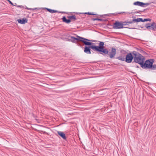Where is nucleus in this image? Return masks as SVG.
I'll return each mask as SVG.
<instances>
[{"label": "nucleus", "instance_id": "nucleus-32", "mask_svg": "<svg viewBox=\"0 0 156 156\" xmlns=\"http://www.w3.org/2000/svg\"><path fill=\"white\" fill-rule=\"evenodd\" d=\"M139 66H136V68H139Z\"/></svg>", "mask_w": 156, "mask_h": 156}, {"label": "nucleus", "instance_id": "nucleus-34", "mask_svg": "<svg viewBox=\"0 0 156 156\" xmlns=\"http://www.w3.org/2000/svg\"><path fill=\"white\" fill-rule=\"evenodd\" d=\"M135 17H135V16H134L133 17V18H135Z\"/></svg>", "mask_w": 156, "mask_h": 156}, {"label": "nucleus", "instance_id": "nucleus-14", "mask_svg": "<svg viewBox=\"0 0 156 156\" xmlns=\"http://www.w3.org/2000/svg\"><path fill=\"white\" fill-rule=\"evenodd\" d=\"M57 132L59 136L62 137L63 139L65 140H67V138L66 136V134L64 133L63 132L60 131H57Z\"/></svg>", "mask_w": 156, "mask_h": 156}, {"label": "nucleus", "instance_id": "nucleus-20", "mask_svg": "<svg viewBox=\"0 0 156 156\" xmlns=\"http://www.w3.org/2000/svg\"><path fill=\"white\" fill-rule=\"evenodd\" d=\"M80 14H87V15H96L97 14L93 13L91 12H86L84 13H80Z\"/></svg>", "mask_w": 156, "mask_h": 156}, {"label": "nucleus", "instance_id": "nucleus-25", "mask_svg": "<svg viewBox=\"0 0 156 156\" xmlns=\"http://www.w3.org/2000/svg\"><path fill=\"white\" fill-rule=\"evenodd\" d=\"M120 13H121V14H123L124 15H126V14L129 13V12H120Z\"/></svg>", "mask_w": 156, "mask_h": 156}, {"label": "nucleus", "instance_id": "nucleus-23", "mask_svg": "<svg viewBox=\"0 0 156 156\" xmlns=\"http://www.w3.org/2000/svg\"><path fill=\"white\" fill-rule=\"evenodd\" d=\"M121 14V13L120 12H116L114 13H112V15L113 16H116L118 15L119 14Z\"/></svg>", "mask_w": 156, "mask_h": 156}, {"label": "nucleus", "instance_id": "nucleus-28", "mask_svg": "<svg viewBox=\"0 0 156 156\" xmlns=\"http://www.w3.org/2000/svg\"><path fill=\"white\" fill-rule=\"evenodd\" d=\"M17 7H19L21 8H23V6L22 5H18L17 6Z\"/></svg>", "mask_w": 156, "mask_h": 156}, {"label": "nucleus", "instance_id": "nucleus-5", "mask_svg": "<svg viewBox=\"0 0 156 156\" xmlns=\"http://www.w3.org/2000/svg\"><path fill=\"white\" fill-rule=\"evenodd\" d=\"M152 61H153V59H150L146 61L144 60L140 66L143 69H150Z\"/></svg>", "mask_w": 156, "mask_h": 156}, {"label": "nucleus", "instance_id": "nucleus-17", "mask_svg": "<svg viewBox=\"0 0 156 156\" xmlns=\"http://www.w3.org/2000/svg\"><path fill=\"white\" fill-rule=\"evenodd\" d=\"M61 19L62 20L63 22L69 24L70 23L69 19H67L66 17L65 16H63Z\"/></svg>", "mask_w": 156, "mask_h": 156}, {"label": "nucleus", "instance_id": "nucleus-2", "mask_svg": "<svg viewBox=\"0 0 156 156\" xmlns=\"http://www.w3.org/2000/svg\"><path fill=\"white\" fill-rule=\"evenodd\" d=\"M134 61L133 62H135L139 64L140 66L143 61L145 60V57L136 51H135V52H134Z\"/></svg>", "mask_w": 156, "mask_h": 156}, {"label": "nucleus", "instance_id": "nucleus-9", "mask_svg": "<svg viewBox=\"0 0 156 156\" xmlns=\"http://www.w3.org/2000/svg\"><path fill=\"white\" fill-rule=\"evenodd\" d=\"M150 3H144L140 1H137L135 2L133 4L135 5H137L140 6L145 7L146 6L150 5Z\"/></svg>", "mask_w": 156, "mask_h": 156}, {"label": "nucleus", "instance_id": "nucleus-12", "mask_svg": "<svg viewBox=\"0 0 156 156\" xmlns=\"http://www.w3.org/2000/svg\"><path fill=\"white\" fill-rule=\"evenodd\" d=\"M91 48L89 46L85 45L84 48V51L86 54H91Z\"/></svg>", "mask_w": 156, "mask_h": 156}, {"label": "nucleus", "instance_id": "nucleus-31", "mask_svg": "<svg viewBox=\"0 0 156 156\" xmlns=\"http://www.w3.org/2000/svg\"><path fill=\"white\" fill-rule=\"evenodd\" d=\"M43 133L44 134H46V133H47L45 131H44V132H43Z\"/></svg>", "mask_w": 156, "mask_h": 156}, {"label": "nucleus", "instance_id": "nucleus-1", "mask_svg": "<svg viewBox=\"0 0 156 156\" xmlns=\"http://www.w3.org/2000/svg\"><path fill=\"white\" fill-rule=\"evenodd\" d=\"M87 40H83V43L86 46H89L91 48V49L94 51H96L98 53H99L104 55H108L110 58H113L116 54V49L112 48L111 51L109 53L108 49L104 46V42L102 41H99V43L98 46L95 45V44L91 42H96L95 40H90L87 38Z\"/></svg>", "mask_w": 156, "mask_h": 156}, {"label": "nucleus", "instance_id": "nucleus-18", "mask_svg": "<svg viewBox=\"0 0 156 156\" xmlns=\"http://www.w3.org/2000/svg\"><path fill=\"white\" fill-rule=\"evenodd\" d=\"M91 20L92 21H94L95 20H98L100 21H103V22H105L107 20L106 19H102L101 18H92L91 19Z\"/></svg>", "mask_w": 156, "mask_h": 156}, {"label": "nucleus", "instance_id": "nucleus-7", "mask_svg": "<svg viewBox=\"0 0 156 156\" xmlns=\"http://www.w3.org/2000/svg\"><path fill=\"white\" fill-rule=\"evenodd\" d=\"M120 55L116 57L115 58L119 60L125 61L127 54V52L124 50H122L120 51Z\"/></svg>", "mask_w": 156, "mask_h": 156}, {"label": "nucleus", "instance_id": "nucleus-19", "mask_svg": "<svg viewBox=\"0 0 156 156\" xmlns=\"http://www.w3.org/2000/svg\"><path fill=\"white\" fill-rule=\"evenodd\" d=\"M154 61V60L153 59V61H152L150 69L151 70H155L156 69V65H153Z\"/></svg>", "mask_w": 156, "mask_h": 156}, {"label": "nucleus", "instance_id": "nucleus-4", "mask_svg": "<svg viewBox=\"0 0 156 156\" xmlns=\"http://www.w3.org/2000/svg\"><path fill=\"white\" fill-rule=\"evenodd\" d=\"M75 35L76 37L71 36L69 37H70L71 39H68V40L69 41H71L73 43L76 44L78 46H81L80 44L78 42V41H81L83 43V40H87L85 39V38L79 36L77 34H75Z\"/></svg>", "mask_w": 156, "mask_h": 156}, {"label": "nucleus", "instance_id": "nucleus-33", "mask_svg": "<svg viewBox=\"0 0 156 156\" xmlns=\"http://www.w3.org/2000/svg\"><path fill=\"white\" fill-rule=\"evenodd\" d=\"M100 16H101V17H102V16H103V15H100Z\"/></svg>", "mask_w": 156, "mask_h": 156}, {"label": "nucleus", "instance_id": "nucleus-29", "mask_svg": "<svg viewBox=\"0 0 156 156\" xmlns=\"http://www.w3.org/2000/svg\"><path fill=\"white\" fill-rule=\"evenodd\" d=\"M138 26L139 27H140L141 28H143L144 27V26Z\"/></svg>", "mask_w": 156, "mask_h": 156}, {"label": "nucleus", "instance_id": "nucleus-26", "mask_svg": "<svg viewBox=\"0 0 156 156\" xmlns=\"http://www.w3.org/2000/svg\"><path fill=\"white\" fill-rule=\"evenodd\" d=\"M111 15H112V13H109V14H108L105 15L108 16H111Z\"/></svg>", "mask_w": 156, "mask_h": 156}, {"label": "nucleus", "instance_id": "nucleus-3", "mask_svg": "<svg viewBox=\"0 0 156 156\" xmlns=\"http://www.w3.org/2000/svg\"><path fill=\"white\" fill-rule=\"evenodd\" d=\"M108 26L112 27V28L113 29H120L123 28H126L130 29H135V28H134V27L133 25H131L130 27H123L122 24V21H116L115 22L113 23V25H109Z\"/></svg>", "mask_w": 156, "mask_h": 156}, {"label": "nucleus", "instance_id": "nucleus-13", "mask_svg": "<svg viewBox=\"0 0 156 156\" xmlns=\"http://www.w3.org/2000/svg\"><path fill=\"white\" fill-rule=\"evenodd\" d=\"M41 8V9H47L48 11L50 13H54L55 12H58L59 13H66V12H58L57 10H54L52 9H48V8Z\"/></svg>", "mask_w": 156, "mask_h": 156}, {"label": "nucleus", "instance_id": "nucleus-30", "mask_svg": "<svg viewBox=\"0 0 156 156\" xmlns=\"http://www.w3.org/2000/svg\"><path fill=\"white\" fill-rule=\"evenodd\" d=\"M32 115L34 117V114H33V113H32Z\"/></svg>", "mask_w": 156, "mask_h": 156}, {"label": "nucleus", "instance_id": "nucleus-10", "mask_svg": "<svg viewBox=\"0 0 156 156\" xmlns=\"http://www.w3.org/2000/svg\"><path fill=\"white\" fill-rule=\"evenodd\" d=\"M135 19H133L130 21L129 20H127L126 21H122V23L123 25V27L124 26H129V24H132L134 23H136V21H134Z\"/></svg>", "mask_w": 156, "mask_h": 156}, {"label": "nucleus", "instance_id": "nucleus-24", "mask_svg": "<svg viewBox=\"0 0 156 156\" xmlns=\"http://www.w3.org/2000/svg\"><path fill=\"white\" fill-rule=\"evenodd\" d=\"M8 2H9V3L10 4H11L12 5H13V3L9 0H7Z\"/></svg>", "mask_w": 156, "mask_h": 156}, {"label": "nucleus", "instance_id": "nucleus-8", "mask_svg": "<svg viewBox=\"0 0 156 156\" xmlns=\"http://www.w3.org/2000/svg\"><path fill=\"white\" fill-rule=\"evenodd\" d=\"M145 27L148 30H152L154 31H156V23L155 22L146 23Z\"/></svg>", "mask_w": 156, "mask_h": 156}, {"label": "nucleus", "instance_id": "nucleus-15", "mask_svg": "<svg viewBox=\"0 0 156 156\" xmlns=\"http://www.w3.org/2000/svg\"><path fill=\"white\" fill-rule=\"evenodd\" d=\"M27 19L25 18H23L22 19H18L17 21L19 23L21 24H24L27 22Z\"/></svg>", "mask_w": 156, "mask_h": 156}, {"label": "nucleus", "instance_id": "nucleus-6", "mask_svg": "<svg viewBox=\"0 0 156 156\" xmlns=\"http://www.w3.org/2000/svg\"><path fill=\"white\" fill-rule=\"evenodd\" d=\"M135 51H132L131 52L127 53L125 61L127 63H129L132 62L133 59H134V53Z\"/></svg>", "mask_w": 156, "mask_h": 156}, {"label": "nucleus", "instance_id": "nucleus-16", "mask_svg": "<svg viewBox=\"0 0 156 156\" xmlns=\"http://www.w3.org/2000/svg\"><path fill=\"white\" fill-rule=\"evenodd\" d=\"M67 18L69 19L70 22L74 21L77 20L76 16L75 15H72L71 16H67Z\"/></svg>", "mask_w": 156, "mask_h": 156}, {"label": "nucleus", "instance_id": "nucleus-11", "mask_svg": "<svg viewBox=\"0 0 156 156\" xmlns=\"http://www.w3.org/2000/svg\"><path fill=\"white\" fill-rule=\"evenodd\" d=\"M134 21H136V23L137 24V23L139 22H151V19L150 18H145L143 20L142 18H138L135 19Z\"/></svg>", "mask_w": 156, "mask_h": 156}, {"label": "nucleus", "instance_id": "nucleus-21", "mask_svg": "<svg viewBox=\"0 0 156 156\" xmlns=\"http://www.w3.org/2000/svg\"><path fill=\"white\" fill-rule=\"evenodd\" d=\"M148 10V9H144V10H139L138 11H136V12H134L133 13H140V12H145V11L146 10Z\"/></svg>", "mask_w": 156, "mask_h": 156}, {"label": "nucleus", "instance_id": "nucleus-27", "mask_svg": "<svg viewBox=\"0 0 156 156\" xmlns=\"http://www.w3.org/2000/svg\"><path fill=\"white\" fill-rule=\"evenodd\" d=\"M110 25V24H108L107 25L108 28H110V29H113L112 28V27H111V26H108V25Z\"/></svg>", "mask_w": 156, "mask_h": 156}, {"label": "nucleus", "instance_id": "nucleus-22", "mask_svg": "<svg viewBox=\"0 0 156 156\" xmlns=\"http://www.w3.org/2000/svg\"><path fill=\"white\" fill-rule=\"evenodd\" d=\"M41 9V8H34V9H32V8H28L27 7H26V9H27L33 10H36V9L39 10V9Z\"/></svg>", "mask_w": 156, "mask_h": 156}]
</instances>
